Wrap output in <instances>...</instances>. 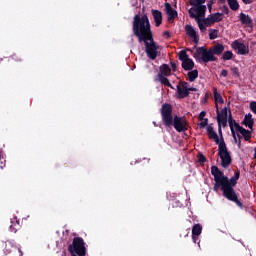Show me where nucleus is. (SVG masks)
I'll return each instance as SVG.
<instances>
[{
	"label": "nucleus",
	"instance_id": "obj_36",
	"mask_svg": "<svg viewBox=\"0 0 256 256\" xmlns=\"http://www.w3.org/2000/svg\"><path fill=\"white\" fill-rule=\"evenodd\" d=\"M198 161L199 163H205L207 161V158L205 157V155L200 154L198 155Z\"/></svg>",
	"mask_w": 256,
	"mask_h": 256
},
{
	"label": "nucleus",
	"instance_id": "obj_5",
	"mask_svg": "<svg viewBox=\"0 0 256 256\" xmlns=\"http://www.w3.org/2000/svg\"><path fill=\"white\" fill-rule=\"evenodd\" d=\"M196 61H203V63H210L213 61H217V57L213 56V52L211 48L207 50L205 47L196 48V52L193 55Z\"/></svg>",
	"mask_w": 256,
	"mask_h": 256
},
{
	"label": "nucleus",
	"instance_id": "obj_10",
	"mask_svg": "<svg viewBox=\"0 0 256 256\" xmlns=\"http://www.w3.org/2000/svg\"><path fill=\"white\" fill-rule=\"evenodd\" d=\"M165 11L168 15V22L173 23L176 17H178L177 10H174L171 4L165 3Z\"/></svg>",
	"mask_w": 256,
	"mask_h": 256
},
{
	"label": "nucleus",
	"instance_id": "obj_56",
	"mask_svg": "<svg viewBox=\"0 0 256 256\" xmlns=\"http://www.w3.org/2000/svg\"><path fill=\"white\" fill-rule=\"evenodd\" d=\"M3 117V111L0 109V119Z\"/></svg>",
	"mask_w": 256,
	"mask_h": 256
},
{
	"label": "nucleus",
	"instance_id": "obj_49",
	"mask_svg": "<svg viewBox=\"0 0 256 256\" xmlns=\"http://www.w3.org/2000/svg\"><path fill=\"white\" fill-rule=\"evenodd\" d=\"M227 75H229V72L227 70L224 69V70L221 71V76L222 77H227Z\"/></svg>",
	"mask_w": 256,
	"mask_h": 256
},
{
	"label": "nucleus",
	"instance_id": "obj_50",
	"mask_svg": "<svg viewBox=\"0 0 256 256\" xmlns=\"http://www.w3.org/2000/svg\"><path fill=\"white\" fill-rule=\"evenodd\" d=\"M242 2H243L245 5H251V3H253V0H242Z\"/></svg>",
	"mask_w": 256,
	"mask_h": 256
},
{
	"label": "nucleus",
	"instance_id": "obj_15",
	"mask_svg": "<svg viewBox=\"0 0 256 256\" xmlns=\"http://www.w3.org/2000/svg\"><path fill=\"white\" fill-rule=\"evenodd\" d=\"M239 21L242 25H253V19L243 12L239 14Z\"/></svg>",
	"mask_w": 256,
	"mask_h": 256
},
{
	"label": "nucleus",
	"instance_id": "obj_6",
	"mask_svg": "<svg viewBox=\"0 0 256 256\" xmlns=\"http://www.w3.org/2000/svg\"><path fill=\"white\" fill-rule=\"evenodd\" d=\"M69 253H76L78 256H86L87 249L85 248V240L81 237H75L72 244L68 246Z\"/></svg>",
	"mask_w": 256,
	"mask_h": 256
},
{
	"label": "nucleus",
	"instance_id": "obj_17",
	"mask_svg": "<svg viewBox=\"0 0 256 256\" xmlns=\"http://www.w3.org/2000/svg\"><path fill=\"white\" fill-rule=\"evenodd\" d=\"M255 121L253 120V115L251 114H247L244 117V120L242 122V125H245V127H248V129H253V125H254Z\"/></svg>",
	"mask_w": 256,
	"mask_h": 256
},
{
	"label": "nucleus",
	"instance_id": "obj_47",
	"mask_svg": "<svg viewBox=\"0 0 256 256\" xmlns=\"http://www.w3.org/2000/svg\"><path fill=\"white\" fill-rule=\"evenodd\" d=\"M173 71H177V64L175 62H170Z\"/></svg>",
	"mask_w": 256,
	"mask_h": 256
},
{
	"label": "nucleus",
	"instance_id": "obj_57",
	"mask_svg": "<svg viewBox=\"0 0 256 256\" xmlns=\"http://www.w3.org/2000/svg\"><path fill=\"white\" fill-rule=\"evenodd\" d=\"M20 256H23V251H21V249H18Z\"/></svg>",
	"mask_w": 256,
	"mask_h": 256
},
{
	"label": "nucleus",
	"instance_id": "obj_58",
	"mask_svg": "<svg viewBox=\"0 0 256 256\" xmlns=\"http://www.w3.org/2000/svg\"><path fill=\"white\" fill-rule=\"evenodd\" d=\"M0 167H1V169H3V162L0 163Z\"/></svg>",
	"mask_w": 256,
	"mask_h": 256
},
{
	"label": "nucleus",
	"instance_id": "obj_12",
	"mask_svg": "<svg viewBox=\"0 0 256 256\" xmlns=\"http://www.w3.org/2000/svg\"><path fill=\"white\" fill-rule=\"evenodd\" d=\"M235 129L238 133H241L245 141H251L252 133L251 130L243 128L239 123H235Z\"/></svg>",
	"mask_w": 256,
	"mask_h": 256
},
{
	"label": "nucleus",
	"instance_id": "obj_37",
	"mask_svg": "<svg viewBox=\"0 0 256 256\" xmlns=\"http://www.w3.org/2000/svg\"><path fill=\"white\" fill-rule=\"evenodd\" d=\"M218 121V125L221 127H227V119H223V120H217Z\"/></svg>",
	"mask_w": 256,
	"mask_h": 256
},
{
	"label": "nucleus",
	"instance_id": "obj_32",
	"mask_svg": "<svg viewBox=\"0 0 256 256\" xmlns=\"http://www.w3.org/2000/svg\"><path fill=\"white\" fill-rule=\"evenodd\" d=\"M179 60L183 62L187 61L189 59V55H187V52L185 50H182L178 53Z\"/></svg>",
	"mask_w": 256,
	"mask_h": 256
},
{
	"label": "nucleus",
	"instance_id": "obj_16",
	"mask_svg": "<svg viewBox=\"0 0 256 256\" xmlns=\"http://www.w3.org/2000/svg\"><path fill=\"white\" fill-rule=\"evenodd\" d=\"M194 13L198 17L197 18L191 17V19H195V21H197L200 31L202 32L205 31V29H207V24L203 23V19H201V17H205V15L200 16L199 12H194Z\"/></svg>",
	"mask_w": 256,
	"mask_h": 256
},
{
	"label": "nucleus",
	"instance_id": "obj_34",
	"mask_svg": "<svg viewBox=\"0 0 256 256\" xmlns=\"http://www.w3.org/2000/svg\"><path fill=\"white\" fill-rule=\"evenodd\" d=\"M207 125H209V119L205 118L202 122L198 124V127H200V129H205Z\"/></svg>",
	"mask_w": 256,
	"mask_h": 256
},
{
	"label": "nucleus",
	"instance_id": "obj_40",
	"mask_svg": "<svg viewBox=\"0 0 256 256\" xmlns=\"http://www.w3.org/2000/svg\"><path fill=\"white\" fill-rule=\"evenodd\" d=\"M205 115H207V112H205V111L200 112V114H199V121L205 120Z\"/></svg>",
	"mask_w": 256,
	"mask_h": 256
},
{
	"label": "nucleus",
	"instance_id": "obj_42",
	"mask_svg": "<svg viewBox=\"0 0 256 256\" xmlns=\"http://www.w3.org/2000/svg\"><path fill=\"white\" fill-rule=\"evenodd\" d=\"M231 133H232V137L234 139V143H238L239 141L237 140V134L235 133V130H232Z\"/></svg>",
	"mask_w": 256,
	"mask_h": 256
},
{
	"label": "nucleus",
	"instance_id": "obj_46",
	"mask_svg": "<svg viewBox=\"0 0 256 256\" xmlns=\"http://www.w3.org/2000/svg\"><path fill=\"white\" fill-rule=\"evenodd\" d=\"M192 240H193V243H197L198 245H199V236H194L193 234H192Z\"/></svg>",
	"mask_w": 256,
	"mask_h": 256
},
{
	"label": "nucleus",
	"instance_id": "obj_3",
	"mask_svg": "<svg viewBox=\"0 0 256 256\" xmlns=\"http://www.w3.org/2000/svg\"><path fill=\"white\" fill-rule=\"evenodd\" d=\"M162 123L165 127H174L178 133H185L187 131V119L175 115L173 117V106L169 103H164L160 110Z\"/></svg>",
	"mask_w": 256,
	"mask_h": 256
},
{
	"label": "nucleus",
	"instance_id": "obj_2",
	"mask_svg": "<svg viewBox=\"0 0 256 256\" xmlns=\"http://www.w3.org/2000/svg\"><path fill=\"white\" fill-rule=\"evenodd\" d=\"M211 175L214 176V191H219L221 189L223 196L228 199V201H232L235 203L237 207L243 209V203L239 200L237 193L235 192V187L237 185V180L234 177L225 176V173L219 169L217 166H211Z\"/></svg>",
	"mask_w": 256,
	"mask_h": 256
},
{
	"label": "nucleus",
	"instance_id": "obj_33",
	"mask_svg": "<svg viewBox=\"0 0 256 256\" xmlns=\"http://www.w3.org/2000/svg\"><path fill=\"white\" fill-rule=\"evenodd\" d=\"M212 17H213V19H214L213 21L215 23H219V22L223 21V13H219V12L214 13V14H212Z\"/></svg>",
	"mask_w": 256,
	"mask_h": 256
},
{
	"label": "nucleus",
	"instance_id": "obj_38",
	"mask_svg": "<svg viewBox=\"0 0 256 256\" xmlns=\"http://www.w3.org/2000/svg\"><path fill=\"white\" fill-rule=\"evenodd\" d=\"M231 72L233 73V75H236L237 77H239V68L232 67Z\"/></svg>",
	"mask_w": 256,
	"mask_h": 256
},
{
	"label": "nucleus",
	"instance_id": "obj_31",
	"mask_svg": "<svg viewBox=\"0 0 256 256\" xmlns=\"http://www.w3.org/2000/svg\"><path fill=\"white\" fill-rule=\"evenodd\" d=\"M229 117H228V123L230 127V131H235V123H237L234 119L233 116L231 115V112H229Z\"/></svg>",
	"mask_w": 256,
	"mask_h": 256
},
{
	"label": "nucleus",
	"instance_id": "obj_26",
	"mask_svg": "<svg viewBox=\"0 0 256 256\" xmlns=\"http://www.w3.org/2000/svg\"><path fill=\"white\" fill-rule=\"evenodd\" d=\"M213 93H214L215 103H221V104L225 103V101L223 100V96H221L219 92H217V88L215 87L213 88Z\"/></svg>",
	"mask_w": 256,
	"mask_h": 256
},
{
	"label": "nucleus",
	"instance_id": "obj_39",
	"mask_svg": "<svg viewBox=\"0 0 256 256\" xmlns=\"http://www.w3.org/2000/svg\"><path fill=\"white\" fill-rule=\"evenodd\" d=\"M222 13H224L225 15H229V7H227V5H223Z\"/></svg>",
	"mask_w": 256,
	"mask_h": 256
},
{
	"label": "nucleus",
	"instance_id": "obj_55",
	"mask_svg": "<svg viewBox=\"0 0 256 256\" xmlns=\"http://www.w3.org/2000/svg\"><path fill=\"white\" fill-rule=\"evenodd\" d=\"M225 1L226 0H219V2L222 3L223 5H225Z\"/></svg>",
	"mask_w": 256,
	"mask_h": 256
},
{
	"label": "nucleus",
	"instance_id": "obj_29",
	"mask_svg": "<svg viewBox=\"0 0 256 256\" xmlns=\"http://www.w3.org/2000/svg\"><path fill=\"white\" fill-rule=\"evenodd\" d=\"M219 30L217 29H209V39L211 41L217 39V37H219Z\"/></svg>",
	"mask_w": 256,
	"mask_h": 256
},
{
	"label": "nucleus",
	"instance_id": "obj_13",
	"mask_svg": "<svg viewBox=\"0 0 256 256\" xmlns=\"http://www.w3.org/2000/svg\"><path fill=\"white\" fill-rule=\"evenodd\" d=\"M154 23L156 27H161L163 24V13L159 10H152L151 11Z\"/></svg>",
	"mask_w": 256,
	"mask_h": 256
},
{
	"label": "nucleus",
	"instance_id": "obj_30",
	"mask_svg": "<svg viewBox=\"0 0 256 256\" xmlns=\"http://www.w3.org/2000/svg\"><path fill=\"white\" fill-rule=\"evenodd\" d=\"M222 59L223 61H231V59H233V52L230 50L224 52L222 55Z\"/></svg>",
	"mask_w": 256,
	"mask_h": 256
},
{
	"label": "nucleus",
	"instance_id": "obj_24",
	"mask_svg": "<svg viewBox=\"0 0 256 256\" xmlns=\"http://www.w3.org/2000/svg\"><path fill=\"white\" fill-rule=\"evenodd\" d=\"M227 107L223 108L221 111L217 109V121L227 119Z\"/></svg>",
	"mask_w": 256,
	"mask_h": 256
},
{
	"label": "nucleus",
	"instance_id": "obj_8",
	"mask_svg": "<svg viewBox=\"0 0 256 256\" xmlns=\"http://www.w3.org/2000/svg\"><path fill=\"white\" fill-rule=\"evenodd\" d=\"M232 49L238 51V55H248L249 53V47L239 42V40H235L234 42H232Z\"/></svg>",
	"mask_w": 256,
	"mask_h": 256
},
{
	"label": "nucleus",
	"instance_id": "obj_20",
	"mask_svg": "<svg viewBox=\"0 0 256 256\" xmlns=\"http://www.w3.org/2000/svg\"><path fill=\"white\" fill-rule=\"evenodd\" d=\"M193 67H195V62H193V59L191 58L182 62V68L184 69V71H193Z\"/></svg>",
	"mask_w": 256,
	"mask_h": 256
},
{
	"label": "nucleus",
	"instance_id": "obj_4",
	"mask_svg": "<svg viewBox=\"0 0 256 256\" xmlns=\"http://www.w3.org/2000/svg\"><path fill=\"white\" fill-rule=\"evenodd\" d=\"M218 157L221 160V166L223 169H227L233 163V158H231V152L227 149V144L225 143V138H221L218 147Z\"/></svg>",
	"mask_w": 256,
	"mask_h": 256
},
{
	"label": "nucleus",
	"instance_id": "obj_21",
	"mask_svg": "<svg viewBox=\"0 0 256 256\" xmlns=\"http://www.w3.org/2000/svg\"><path fill=\"white\" fill-rule=\"evenodd\" d=\"M159 69L160 75H163L164 77H169V75H171V68L167 64H162Z\"/></svg>",
	"mask_w": 256,
	"mask_h": 256
},
{
	"label": "nucleus",
	"instance_id": "obj_22",
	"mask_svg": "<svg viewBox=\"0 0 256 256\" xmlns=\"http://www.w3.org/2000/svg\"><path fill=\"white\" fill-rule=\"evenodd\" d=\"M158 78L162 85H165L166 87H170V89H173V85H171V82H169V79H167L166 76H163V74H158Z\"/></svg>",
	"mask_w": 256,
	"mask_h": 256
},
{
	"label": "nucleus",
	"instance_id": "obj_45",
	"mask_svg": "<svg viewBox=\"0 0 256 256\" xmlns=\"http://www.w3.org/2000/svg\"><path fill=\"white\" fill-rule=\"evenodd\" d=\"M218 133H219V135H220V141H221V139H223V130L221 129V126H218Z\"/></svg>",
	"mask_w": 256,
	"mask_h": 256
},
{
	"label": "nucleus",
	"instance_id": "obj_23",
	"mask_svg": "<svg viewBox=\"0 0 256 256\" xmlns=\"http://www.w3.org/2000/svg\"><path fill=\"white\" fill-rule=\"evenodd\" d=\"M203 231V226L201 224H194L192 227V235L199 237Z\"/></svg>",
	"mask_w": 256,
	"mask_h": 256
},
{
	"label": "nucleus",
	"instance_id": "obj_7",
	"mask_svg": "<svg viewBox=\"0 0 256 256\" xmlns=\"http://www.w3.org/2000/svg\"><path fill=\"white\" fill-rule=\"evenodd\" d=\"M205 1L207 0H190L189 3L192 7L188 10L189 17H195L197 19L198 16L195 13H198L200 16L205 15L207 13V6L203 5Z\"/></svg>",
	"mask_w": 256,
	"mask_h": 256
},
{
	"label": "nucleus",
	"instance_id": "obj_54",
	"mask_svg": "<svg viewBox=\"0 0 256 256\" xmlns=\"http://www.w3.org/2000/svg\"><path fill=\"white\" fill-rule=\"evenodd\" d=\"M219 102H215V107H216V113H217V109H219Z\"/></svg>",
	"mask_w": 256,
	"mask_h": 256
},
{
	"label": "nucleus",
	"instance_id": "obj_48",
	"mask_svg": "<svg viewBox=\"0 0 256 256\" xmlns=\"http://www.w3.org/2000/svg\"><path fill=\"white\" fill-rule=\"evenodd\" d=\"M237 137L239 139L238 142H237L238 143V149H241V139H243V137H241V135H239V134L237 135Z\"/></svg>",
	"mask_w": 256,
	"mask_h": 256
},
{
	"label": "nucleus",
	"instance_id": "obj_14",
	"mask_svg": "<svg viewBox=\"0 0 256 256\" xmlns=\"http://www.w3.org/2000/svg\"><path fill=\"white\" fill-rule=\"evenodd\" d=\"M185 31L188 36L193 39L194 43H199V36L197 35V31H195V28L191 25H186L185 26Z\"/></svg>",
	"mask_w": 256,
	"mask_h": 256
},
{
	"label": "nucleus",
	"instance_id": "obj_11",
	"mask_svg": "<svg viewBox=\"0 0 256 256\" xmlns=\"http://www.w3.org/2000/svg\"><path fill=\"white\" fill-rule=\"evenodd\" d=\"M177 93L178 99H185V97H189V92L187 90V82H182L177 85Z\"/></svg>",
	"mask_w": 256,
	"mask_h": 256
},
{
	"label": "nucleus",
	"instance_id": "obj_43",
	"mask_svg": "<svg viewBox=\"0 0 256 256\" xmlns=\"http://www.w3.org/2000/svg\"><path fill=\"white\" fill-rule=\"evenodd\" d=\"M240 175H241V173L239 172V171H236L235 173H234V179L236 180V181H239V177H240Z\"/></svg>",
	"mask_w": 256,
	"mask_h": 256
},
{
	"label": "nucleus",
	"instance_id": "obj_19",
	"mask_svg": "<svg viewBox=\"0 0 256 256\" xmlns=\"http://www.w3.org/2000/svg\"><path fill=\"white\" fill-rule=\"evenodd\" d=\"M210 50L212 51V55H221V53H223V51H225V46H223V44L218 43L216 45H214L212 48H210Z\"/></svg>",
	"mask_w": 256,
	"mask_h": 256
},
{
	"label": "nucleus",
	"instance_id": "obj_44",
	"mask_svg": "<svg viewBox=\"0 0 256 256\" xmlns=\"http://www.w3.org/2000/svg\"><path fill=\"white\" fill-rule=\"evenodd\" d=\"M163 37H165L166 39H170L171 34L169 33V31H165V32H163Z\"/></svg>",
	"mask_w": 256,
	"mask_h": 256
},
{
	"label": "nucleus",
	"instance_id": "obj_27",
	"mask_svg": "<svg viewBox=\"0 0 256 256\" xmlns=\"http://www.w3.org/2000/svg\"><path fill=\"white\" fill-rule=\"evenodd\" d=\"M227 3L232 11H239V2L237 0H227Z\"/></svg>",
	"mask_w": 256,
	"mask_h": 256
},
{
	"label": "nucleus",
	"instance_id": "obj_41",
	"mask_svg": "<svg viewBox=\"0 0 256 256\" xmlns=\"http://www.w3.org/2000/svg\"><path fill=\"white\" fill-rule=\"evenodd\" d=\"M213 3H215L213 0L208 1L207 7H208L209 11H211L213 9Z\"/></svg>",
	"mask_w": 256,
	"mask_h": 256
},
{
	"label": "nucleus",
	"instance_id": "obj_18",
	"mask_svg": "<svg viewBox=\"0 0 256 256\" xmlns=\"http://www.w3.org/2000/svg\"><path fill=\"white\" fill-rule=\"evenodd\" d=\"M12 225H10V231L12 233H16L21 229V222L17 219V217L12 218L11 220Z\"/></svg>",
	"mask_w": 256,
	"mask_h": 256
},
{
	"label": "nucleus",
	"instance_id": "obj_52",
	"mask_svg": "<svg viewBox=\"0 0 256 256\" xmlns=\"http://www.w3.org/2000/svg\"><path fill=\"white\" fill-rule=\"evenodd\" d=\"M187 90H188V93H189V91H197V88H195V87H187Z\"/></svg>",
	"mask_w": 256,
	"mask_h": 256
},
{
	"label": "nucleus",
	"instance_id": "obj_9",
	"mask_svg": "<svg viewBox=\"0 0 256 256\" xmlns=\"http://www.w3.org/2000/svg\"><path fill=\"white\" fill-rule=\"evenodd\" d=\"M206 131H207V135L208 138L211 141H214L216 143V145H221V140L219 139V135H217V132H215V129L213 128V126L209 125L206 127Z\"/></svg>",
	"mask_w": 256,
	"mask_h": 256
},
{
	"label": "nucleus",
	"instance_id": "obj_51",
	"mask_svg": "<svg viewBox=\"0 0 256 256\" xmlns=\"http://www.w3.org/2000/svg\"><path fill=\"white\" fill-rule=\"evenodd\" d=\"M190 231H191V228L186 229L184 232V237H187L189 235Z\"/></svg>",
	"mask_w": 256,
	"mask_h": 256
},
{
	"label": "nucleus",
	"instance_id": "obj_1",
	"mask_svg": "<svg viewBox=\"0 0 256 256\" xmlns=\"http://www.w3.org/2000/svg\"><path fill=\"white\" fill-rule=\"evenodd\" d=\"M132 31L140 43H144L145 53L148 59L155 61L159 52V45L153 39V31H151V22L149 16L144 14L142 17L136 14L133 18Z\"/></svg>",
	"mask_w": 256,
	"mask_h": 256
},
{
	"label": "nucleus",
	"instance_id": "obj_25",
	"mask_svg": "<svg viewBox=\"0 0 256 256\" xmlns=\"http://www.w3.org/2000/svg\"><path fill=\"white\" fill-rule=\"evenodd\" d=\"M197 77H199L198 70H192V71L188 72V81H190V83H193V81H195V79H197Z\"/></svg>",
	"mask_w": 256,
	"mask_h": 256
},
{
	"label": "nucleus",
	"instance_id": "obj_53",
	"mask_svg": "<svg viewBox=\"0 0 256 256\" xmlns=\"http://www.w3.org/2000/svg\"><path fill=\"white\" fill-rule=\"evenodd\" d=\"M209 99V94H205V96H204V103H207V100Z\"/></svg>",
	"mask_w": 256,
	"mask_h": 256
},
{
	"label": "nucleus",
	"instance_id": "obj_28",
	"mask_svg": "<svg viewBox=\"0 0 256 256\" xmlns=\"http://www.w3.org/2000/svg\"><path fill=\"white\" fill-rule=\"evenodd\" d=\"M202 23H204V25H207V27H211V25H214L215 21L213 15L210 14L207 18L202 19Z\"/></svg>",
	"mask_w": 256,
	"mask_h": 256
},
{
	"label": "nucleus",
	"instance_id": "obj_35",
	"mask_svg": "<svg viewBox=\"0 0 256 256\" xmlns=\"http://www.w3.org/2000/svg\"><path fill=\"white\" fill-rule=\"evenodd\" d=\"M250 110L252 111V113H254L256 115V102L255 101L250 103Z\"/></svg>",
	"mask_w": 256,
	"mask_h": 256
}]
</instances>
